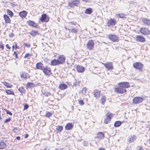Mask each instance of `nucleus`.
I'll return each mask as SVG.
<instances>
[{
	"instance_id": "obj_6",
	"label": "nucleus",
	"mask_w": 150,
	"mask_h": 150,
	"mask_svg": "<svg viewBox=\"0 0 150 150\" xmlns=\"http://www.w3.org/2000/svg\"><path fill=\"white\" fill-rule=\"evenodd\" d=\"M79 4V0H74L69 2L68 6L70 8H72L74 6H77Z\"/></svg>"
},
{
	"instance_id": "obj_22",
	"label": "nucleus",
	"mask_w": 150,
	"mask_h": 150,
	"mask_svg": "<svg viewBox=\"0 0 150 150\" xmlns=\"http://www.w3.org/2000/svg\"><path fill=\"white\" fill-rule=\"evenodd\" d=\"M51 64L52 65H56L59 64L58 59H54L51 62Z\"/></svg>"
},
{
	"instance_id": "obj_40",
	"label": "nucleus",
	"mask_w": 150,
	"mask_h": 150,
	"mask_svg": "<svg viewBox=\"0 0 150 150\" xmlns=\"http://www.w3.org/2000/svg\"><path fill=\"white\" fill-rule=\"evenodd\" d=\"M117 16H118L120 18H124L125 17V16L124 14L122 13H119L117 15Z\"/></svg>"
},
{
	"instance_id": "obj_37",
	"label": "nucleus",
	"mask_w": 150,
	"mask_h": 150,
	"mask_svg": "<svg viewBox=\"0 0 150 150\" xmlns=\"http://www.w3.org/2000/svg\"><path fill=\"white\" fill-rule=\"evenodd\" d=\"M56 129L59 132H61L62 130L63 127L61 126H58L57 127Z\"/></svg>"
},
{
	"instance_id": "obj_23",
	"label": "nucleus",
	"mask_w": 150,
	"mask_h": 150,
	"mask_svg": "<svg viewBox=\"0 0 150 150\" xmlns=\"http://www.w3.org/2000/svg\"><path fill=\"white\" fill-rule=\"evenodd\" d=\"M27 23L29 25L33 27H36L37 26V24L32 21H28L27 22Z\"/></svg>"
},
{
	"instance_id": "obj_21",
	"label": "nucleus",
	"mask_w": 150,
	"mask_h": 150,
	"mask_svg": "<svg viewBox=\"0 0 150 150\" xmlns=\"http://www.w3.org/2000/svg\"><path fill=\"white\" fill-rule=\"evenodd\" d=\"M36 68L39 69L43 70L44 68L43 64L41 62L37 63L36 64Z\"/></svg>"
},
{
	"instance_id": "obj_59",
	"label": "nucleus",
	"mask_w": 150,
	"mask_h": 150,
	"mask_svg": "<svg viewBox=\"0 0 150 150\" xmlns=\"http://www.w3.org/2000/svg\"><path fill=\"white\" fill-rule=\"evenodd\" d=\"M84 2H88V0H82Z\"/></svg>"
},
{
	"instance_id": "obj_45",
	"label": "nucleus",
	"mask_w": 150,
	"mask_h": 150,
	"mask_svg": "<svg viewBox=\"0 0 150 150\" xmlns=\"http://www.w3.org/2000/svg\"><path fill=\"white\" fill-rule=\"evenodd\" d=\"M24 44L25 46L28 47H30V45L28 43H24Z\"/></svg>"
},
{
	"instance_id": "obj_15",
	"label": "nucleus",
	"mask_w": 150,
	"mask_h": 150,
	"mask_svg": "<svg viewBox=\"0 0 150 150\" xmlns=\"http://www.w3.org/2000/svg\"><path fill=\"white\" fill-rule=\"evenodd\" d=\"M104 134L102 132H99L96 135V138H97L99 141L101 139H103L104 137Z\"/></svg>"
},
{
	"instance_id": "obj_20",
	"label": "nucleus",
	"mask_w": 150,
	"mask_h": 150,
	"mask_svg": "<svg viewBox=\"0 0 150 150\" xmlns=\"http://www.w3.org/2000/svg\"><path fill=\"white\" fill-rule=\"evenodd\" d=\"M119 84H120L121 85L123 88H124L125 89L126 88H127L129 87V83L126 82H121L119 83Z\"/></svg>"
},
{
	"instance_id": "obj_46",
	"label": "nucleus",
	"mask_w": 150,
	"mask_h": 150,
	"mask_svg": "<svg viewBox=\"0 0 150 150\" xmlns=\"http://www.w3.org/2000/svg\"><path fill=\"white\" fill-rule=\"evenodd\" d=\"M24 110L27 109L28 108V105L27 104H25V105H24Z\"/></svg>"
},
{
	"instance_id": "obj_5",
	"label": "nucleus",
	"mask_w": 150,
	"mask_h": 150,
	"mask_svg": "<svg viewBox=\"0 0 150 150\" xmlns=\"http://www.w3.org/2000/svg\"><path fill=\"white\" fill-rule=\"evenodd\" d=\"M112 115L110 113H108L106 115L105 118L104 119V122L105 124H108L110 121L111 117H112Z\"/></svg>"
},
{
	"instance_id": "obj_16",
	"label": "nucleus",
	"mask_w": 150,
	"mask_h": 150,
	"mask_svg": "<svg viewBox=\"0 0 150 150\" xmlns=\"http://www.w3.org/2000/svg\"><path fill=\"white\" fill-rule=\"evenodd\" d=\"M76 70L79 73H82L85 71V68L80 65H77L76 66Z\"/></svg>"
},
{
	"instance_id": "obj_32",
	"label": "nucleus",
	"mask_w": 150,
	"mask_h": 150,
	"mask_svg": "<svg viewBox=\"0 0 150 150\" xmlns=\"http://www.w3.org/2000/svg\"><path fill=\"white\" fill-rule=\"evenodd\" d=\"M6 92L8 95H14V92L10 90H6Z\"/></svg>"
},
{
	"instance_id": "obj_39",
	"label": "nucleus",
	"mask_w": 150,
	"mask_h": 150,
	"mask_svg": "<svg viewBox=\"0 0 150 150\" xmlns=\"http://www.w3.org/2000/svg\"><path fill=\"white\" fill-rule=\"evenodd\" d=\"M78 31V30L75 28H72L71 32L73 33H76Z\"/></svg>"
},
{
	"instance_id": "obj_38",
	"label": "nucleus",
	"mask_w": 150,
	"mask_h": 150,
	"mask_svg": "<svg viewBox=\"0 0 150 150\" xmlns=\"http://www.w3.org/2000/svg\"><path fill=\"white\" fill-rule=\"evenodd\" d=\"M19 91L22 93L25 92L24 89L22 87L18 89Z\"/></svg>"
},
{
	"instance_id": "obj_30",
	"label": "nucleus",
	"mask_w": 150,
	"mask_h": 150,
	"mask_svg": "<svg viewBox=\"0 0 150 150\" xmlns=\"http://www.w3.org/2000/svg\"><path fill=\"white\" fill-rule=\"evenodd\" d=\"M122 124L121 122L120 121H116L114 124V126L116 127H119Z\"/></svg>"
},
{
	"instance_id": "obj_18",
	"label": "nucleus",
	"mask_w": 150,
	"mask_h": 150,
	"mask_svg": "<svg viewBox=\"0 0 150 150\" xmlns=\"http://www.w3.org/2000/svg\"><path fill=\"white\" fill-rule=\"evenodd\" d=\"M136 138L135 135H131L128 138L127 141L129 142H132L135 140Z\"/></svg>"
},
{
	"instance_id": "obj_14",
	"label": "nucleus",
	"mask_w": 150,
	"mask_h": 150,
	"mask_svg": "<svg viewBox=\"0 0 150 150\" xmlns=\"http://www.w3.org/2000/svg\"><path fill=\"white\" fill-rule=\"evenodd\" d=\"M40 20L42 21H45L46 22H47L49 21V18L47 17L46 14H43L42 15Z\"/></svg>"
},
{
	"instance_id": "obj_35",
	"label": "nucleus",
	"mask_w": 150,
	"mask_h": 150,
	"mask_svg": "<svg viewBox=\"0 0 150 150\" xmlns=\"http://www.w3.org/2000/svg\"><path fill=\"white\" fill-rule=\"evenodd\" d=\"M30 34L31 35H32L33 36H35L37 35H38V33L37 31H34L33 30L31 31V32L30 33Z\"/></svg>"
},
{
	"instance_id": "obj_3",
	"label": "nucleus",
	"mask_w": 150,
	"mask_h": 150,
	"mask_svg": "<svg viewBox=\"0 0 150 150\" xmlns=\"http://www.w3.org/2000/svg\"><path fill=\"white\" fill-rule=\"evenodd\" d=\"M139 31L142 34L144 35H149L150 34V31L148 28H141Z\"/></svg>"
},
{
	"instance_id": "obj_24",
	"label": "nucleus",
	"mask_w": 150,
	"mask_h": 150,
	"mask_svg": "<svg viewBox=\"0 0 150 150\" xmlns=\"http://www.w3.org/2000/svg\"><path fill=\"white\" fill-rule=\"evenodd\" d=\"M4 17L5 21L7 23H10V19L8 16L6 15H4Z\"/></svg>"
},
{
	"instance_id": "obj_62",
	"label": "nucleus",
	"mask_w": 150,
	"mask_h": 150,
	"mask_svg": "<svg viewBox=\"0 0 150 150\" xmlns=\"http://www.w3.org/2000/svg\"><path fill=\"white\" fill-rule=\"evenodd\" d=\"M12 51H13L14 50V45H13L12 46Z\"/></svg>"
},
{
	"instance_id": "obj_56",
	"label": "nucleus",
	"mask_w": 150,
	"mask_h": 150,
	"mask_svg": "<svg viewBox=\"0 0 150 150\" xmlns=\"http://www.w3.org/2000/svg\"><path fill=\"white\" fill-rule=\"evenodd\" d=\"M84 144L85 145V146H87V144H88V143L87 142H85L84 143Z\"/></svg>"
},
{
	"instance_id": "obj_8",
	"label": "nucleus",
	"mask_w": 150,
	"mask_h": 150,
	"mask_svg": "<svg viewBox=\"0 0 150 150\" xmlns=\"http://www.w3.org/2000/svg\"><path fill=\"white\" fill-rule=\"evenodd\" d=\"M105 67L108 70H112L113 69V67L112 62H107L106 63H104L101 62Z\"/></svg>"
},
{
	"instance_id": "obj_29",
	"label": "nucleus",
	"mask_w": 150,
	"mask_h": 150,
	"mask_svg": "<svg viewBox=\"0 0 150 150\" xmlns=\"http://www.w3.org/2000/svg\"><path fill=\"white\" fill-rule=\"evenodd\" d=\"M21 77L25 79H28L30 78L29 75L27 73H24L21 75Z\"/></svg>"
},
{
	"instance_id": "obj_13",
	"label": "nucleus",
	"mask_w": 150,
	"mask_h": 150,
	"mask_svg": "<svg viewBox=\"0 0 150 150\" xmlns=\"http://www.w3.org/2000/svg\"><path fill=\"white\" fill-rule=\"evenodd\" d=\"M136 40L137 41L141 42H144L146 41L144 37L140 35H137L136 37Z\"/></svg>"
},
{
	"instance_id": "obj_50",
	"label": "nucleus",
	"mask_w": 150,
	"mask_h": 150,
	"mask_svg": "<svg viewBox=\"0 0 150 150\" xmlns=\"http://www.w3.org/2000/svg\"><path fill=\"white\" fill-rule=\"evenodd\" d=\"M86 88H83L82 90V92L83 93H85L86 92Z\"/></svg>"
},
{
	"instance_id": "obj_28",
	"label": "nucleus",
	"mask_w": 150,
	"mask_h": 150,
	"mask_svg": "<svg viewBox=\"0 0 150 150\" xmlns=\"http://www.w3.org/2000/svg\"><path fill=\"white\" fill-rule=\"evenodd\" d=\"M94 95L96 97H98L100 96V91L98 90H95L94 91Z\"/></svg>"
},
{
	"instance_id": "obj_61",
	"label": "nucleus",
	"mask_w": 150,
	"mask_h": 150,
	"mask_svg": "<svg viewBox=\"0 0 150 150\" xmlns=\"http://www.w3.org/2000/svg\"><path fill=\"white\" fill-rule=\"evenodd\" d=\"M15 57L16 58H18V55L17 54H16L15 55Z\"/></svg>"
},
{
	"instance_id": "obj_63",
	"label": "nucleus",
	"mask_w": 150,
	"mask_h": 150,
	"mask_svg": "<svg viewBox=\"0 0 150 150\" xmlns=\"http://www.w3.org/2000/svg\"><path fill=\"white\" fill-rule=\"evenodd\" d=\"M43 150H49V149H47V148H45Z\"/></svg>"
},
{
	"instance_id": "obj_17",
	"label": "nucleus",
	"mask_w": 150,
	"mask_h": 150,
	"mask_svg": "<svg viewBox=\"0 0 150 150\" xmlns=\"http://www.w3.org/2000/svg\"><path fill=\"white\" fill-rule=\"evenodd\" d=\"M142 22L145 24L148 25H150V19H147L146 18H143L142 19Z\"/></svg>"
},
{
	"instance_id": "obj_33",
	"label": "nucleus",
	"mask_w": 150,
	"mask_h": 150,
	"mask_svg": "<svg viewBox=\"0 0 150 150\" xmlns=\"http://www.w3.org/2000/svg\"><path fill=\"white\" fill-rule=\"evenodd\" d=\"M92 12V11L91 8H88L86 10L85 13L87 14H90Z\"/></svg>"
},
{
	"instance_id": "obj_1",
	"label": "nucleus",
	"mask_w": 150,
	"mask_h": 150,
	"mask_svg": "<svg viewBox=\"0 0 150 150\" xmlns=\"http://www.w3.org/2000/svg\"><path fill=\"white\" fill-rule=\"evenodd\" d=\"M115 92L120 93H123L125 92L126 91V90L120 84H119L118 87L115 88Z\"/></svg>"
},
{
	"instance_id": "obj_64",
	"label": "nucleus",
	"mask_w": 150,
	"mask_h": 150,
	"mask_svg": "<svg viewBox=\"0 0 150 150\" xmlns=\"http://www.w3.org/2000/svg\"><path fill=\"white\" fill-rule=\"evenodd\" d=\"M16 54H17L16 52H14V53H13V54H15V55Z\"/></svg>"
},
{
	"instance_id": "obj_60",
	"label": "nucleus",
	"mask_w": 150,
	"mask_h": 150,
	"mask_svg": "<svg viewBox=\"0 0 150 150\" xmlns=\"http://www.w3.org/2000/svg\"><path fill=\"white\" fill-rule=\"evenodd\" d=\"M28 134H26L25 136V138H27L28 137Z\"/></svg>"
},
{
	"instance_id": "obj_31",
	"label": "nucleus",
	"mask_w": 150,
	"mask_h": 150,
	"mask_svg": "<svg viewBox=\"0 0 150 150\" xmlns=\"http://www.w3.org/2000/svg\"><path fill=\"white\" fill-rule=\"evenodd\" d=\"M4 85L8 88H11L12 87V85L8 83L4 82H3Z\"/></svg>"
},
{
	"instance_id": "obj_12",
	"label": "nucleus",
	"mask_w": 150,
	"mask_h": 150,
	"mask_svg": "<svg viewBox=\"0 0 150 150\" xmlns=\"http://www.w3.org/2000/svg\"><path fill=\"white\" fill-rule=\"evenodd\" d=\"M42 71L44 73L47 75H49L52 74L51 70L49 67H44Z\"/></svg>"
},
{
	"instance_id": "obj_25",
	"label": "nucleus",
	"mask_w": 150,
	"mask_h": 150,
	"mask_svg": "<svg viewBox=\"0 0 150 150\" xmlns=\"http://www.w3.org/2000/svg\"><path fill=\"white\" fill-rule=\"evenodd\" d=\"M67 87V86L65 84H60L59 86V88L61 90H64L66 89Z\"/></svg>"
},
{
	"instance_id": "obj_55",
	"label": "nucleus",
	"mask_w": 150,
	"mask_h": 150,
	"mask_svg": "<svg viewBox=\"0 0 150 150\" xmlns=\"http://www.w3.org/2000/svg\"><path fill=\"white\" fill-rule=\"evenodd\" d=\"M15 49H18L19 48V47L16 44V43H15Z\"/></svg>"
},
{
	"instance_id": "obj_43",
	"label": "nucleus",
	"mask_w": 150,
	"mask_h": 150,
	"mask_svg": "<svg viewBox=\"0 0 150 150\" xmlns=\"http://www.w3.org/2000/svg\"><path fill=\"white\" fill-rule=\"evenodd\" d=\"M79 104L81 105H83L84 104V103L83 100H79Z\"/></svg>"
},
{
	"instance_id": "obj_9",
	"label": "nucleus",
	"mask_w": 150,
	"mask_h": 150,
	"mask_svg": "<svg viewBox=\"0 0 150 150\" xmlns=\"http://www.w3.org/2000/svg\"><path fill=\"white\" fill-rule=\"evenodd\" d=\"M66 58L64 55H59L58 58L59 64H62L65 62Z\"/></svg>"
},
{
	"instance_id": "obj_49",
	"label": "nucleus",
	"mask_w": 150,
	"mask_h": 150,
	"mask_svg": "<svg viewBox=\"0 0 150 150\" xmlns=\"http://www.w3.org/2000/svg\"><path fill=\"white\" fill-rule=\"evenodd\" d=\"M6 113L7 114H9L11 115H12V113L8 110H7L6 111Z\"/></svg>"
},
{
	"instance_id": "obj_41",
	"label": "nucleus",
	"mask_w": 150,
	"mask_h": 150,
	"mask_svg": "<svg viewBox=\"0 0 150 150\" xmlns=\"http://www.w3.org/2000/svg\"><path fill=\"white\" fill-rule=\"evenodd\" d=\"M52 115V114L49 112H47L45 115V116L48 117H50Z\"/></svg>"
},
{
	"instance_id": "obj_57",
	"label": "nucleus",
	"mask_w": 150,
	"mask_h": 150,
	"mask_svg": "<svg viewBox=\"0 0 150 150\" xmlns=\"http://www.w3.org/2000/svg\"><path fill=\"white\" fill-rule=\"evenodd\" d=\"M99 150H105V149L103 148H100L99 149Z\"/></svg>"
},
{
	"instance_id": "obj_7",
	"label": "nucleus",
	"mask_w": 150,
	"mask_h": 150,
	"mask_svg": "<svg viewBox=\"0 0 150 150\" xmlns=\"http://www.w3.org/2000/svg\"><path fill=\"white\" fill-rule=\"evenodd\" d=\"M116 22L117 21L115 19L111 18L108 20L107 25L108 27L113 26L115 25Z\"/></svg>"
},
{
	"instance_id": "obj_54",
	"label": "nucleus",
	"mask_w": 150,
	"mask_h": 150,
	"mask_svg": "<svg viewBox=\"0 0 150 150\" xmlns=\"http://www.w3.org/2000/svg\"><path fill=\"white\" fill-rule=\"evenodd\" d=\"M70 23L71 24H73L74 25H75L76 23L75 22H70Z\"/></svg>"
},
{
	"instance_id": "obj_44",
	"label": "nucleus",
	"mask_w": 150,
	"mask_h": 150,
	"mask_svg": "<svg viewBox=\"0 0 150 150\" xmlns=\"http://www.w3.org/2000/svg\"><path fill=\"white\" fill-rule=\"evenodd\" d=\"M31 56V55L29 53L26 54L24 57V58H26L30 57Z\"/></svg>"
},
{
	"instance_id": "obj_42",
	"label": "nucleus",
	"mask_w": 150,
	"mask_h": 150,
	"mask_svg": "<svg viewBox=\"0 0 150 150\" xmlns=\"http://www.w3.org/2000/svg\"><path fill=\"white\" fill-rule=\"evenodd\" d=\"M34 84L33 83H29L27 84V87L28 88L32 87L34 86Z\"/></svg>"
},
{
	"instance_id": "obj_52",
	"label": "nucleus",
	"mask_w": 150,
	"mask_h": 150,
	"mask_svg": "<svg viewBox=\"0 0 150 150\" xmlns=\"http://www.w3.org/2000/svg\"><path fill=\"white\" fill-rule=\"evenodd\" d=\"M4 46L3 44L0 45V48H2V49H4Z\"/></svg>"
},
{
	"instance_id": "obj_11",
	"label": "nucleus",
	"mask_w": 150,
	"mask_h": 150,
	"mask_svg": "<svg viewBox=\"0 0 150 150\" xmlns=\"http://www.w3.org/2000/svg\"><path fill=\"white\" fill-rule=\"evenodd\" d=\"M94 42L93 40H89L88 42L87 45L88 49L91 50L93 47Z\"/></svg>"
},
{
	"instance_id": "obj_47",
	"label": "nucleus",
	"mask_w": 150,
	"mask_h": 150,
	"mask_svg": "<svg viewBox=\"0 0 150 150\" xmlns=\"http://www.w3.org/2000/svg\"><path fill=\"white\" fill-rule=\"evenodd\" d=\"M18 130L17 129L15 128L13 130V132L14 133H17L18 132Z\"/></svg>"
},
{
	"instance_id": "obj_48",
	"label": "nucleus",
	"mask_w": 150,
	"mask_h": 150,
	"mask_svg": "<svg viewBox=\"0 0 150 150\" xmlns=\"http://www.w3.org/2000/svg\"><path fill=\"white\" fill-rule=\"evenodd\" d=\"M11 120V119L10 118L6 119L4 122H5L6 123L8 122H9Z\"/></svg>"
},
{
	"instance_id": "obj_2",
	"label": "nucleus",
	"mask_w": 150,
	"mask_h": 150,
	"mask_svg": "<svg viewBox=\"0 0 150 150\" xmlns=\"http://www.w3.org/2000/svg\"><path fill=\"white\" fill-rule=\"evenodd\" d=\"M108 38L110 40L114 42H117L118 41V37L114 34H110L108 35Z\"/></svg>"
},
{
	"instance_id": "obj_27",
	"label": "nucleus",
	"mask_w": 150,
	"mask_h": 150,
	"mask_svg": "<svg viewBox=\"0 0 150 150\" xmlns=\"http://www.w3.org/2000/svg\"><path fill=\"white\" fill-rule=\"evenodd\" d=\"M6 146V144L3 142H1L0 143V149H3Z\"/></svg>"
},
{
	"instance_id": "obj_58",
	"label": "nucleus",
	"mask_w": 150,
	"mask_h": 150,
	"mask_svg": "<svg viewBox=\"0 0 150 150\" xmlns=\"http://www.w3.org/2000/svg\"><path fill=\"white\" fill-rule=\"evenodd\" d=\"M16 139L18 140H19L20 139V138L19 137H16Z\"/></svg>"
},
{
	"instance_id": "obj_10",
	"label": "nucleus",
	"mask_w": 150,
	"mask_h": 150,
	"mask_svg": "<svg viewBox=\"0 0 150 150\" xmlns=\"http://www.w3.org/2000/svg\"><path fill=\"white\" fill-rule=\"evenodd\" d=\"M133 65L134 67L139 70H141L143 67V64L139 62L134 63Z\"/></svg>"
},
{
	"instance_id": "obj_19",
	"label": "nucleus",
	"mask_w": 150,
	"mask_h": 150,
	"mask_svg": "<svg viewBox=\"0 0 150 150\" xmlns=\"http://www.w3.org/2000/svg\"><path fill=\"white\" fill-rule=\"evenodd\" d=\"M73 127L72 124L71 123H69L67 124L65 126L66 130H69L71 129Z\"/></svg>"
},
{
	"instance_id": "obj_34",
	"label": "nucleus",
	"mask_w": 150,
	"mask_h": 150,
	"mask_svg": "<svg viewBox=\"0 0 150 150\" xmlns=\"http://www.w3.org/2000/svg\"><path fill=\"white\" fill-rule=\"evenodd\" d=\"M106 98L105 96H103L101 98V103L103 104L106 101Z\"/></svg>"
},
{
	"instance_id": "obj_53",
	"label": "nucleus",
	"mask_w": 150,
	"mask_h": 150,
	"mask_svg": "<svg viewBox=\"0 0 150 150\" xmlns=\"http://www.w3.org/2000/svg\"><path fill=\"white\" fill-rule=\"evenodd\" d=\"M6 47L7 49H10L11 48L10 47H9L8 44H6Z\"/></svg>"
},
{
	"instance_id": "obj_4",
	"label": "nucleus",
	"mask_w": 150,
	"mask_h": 150,
	"mask_svg": "<svg viewBox=\"0 0 150 150\" xmlns=\"http://www.w3.org/2000/svg\"><path fill=\"white\" fill-rule=\"evenodd\" d=\"M144 98L141 97H136L133 99V101L134 104H139L142 102Z\"/></svg>"
},
{
	"instance_id": "obj_36",
	"label": "nucleus",
	"mask_w": 150,
	"mask_h": 150,
	"mask_svg": "<svg viewBox=\"0 0 150 150\" xmlns=\"http://www.w3.org/2000/svg\"><path fill=\"white\" fill-rule=\"evenodd\" d=\"M7 14L9 15L10 17H12L13 15V13L9 10H7Z\"/></svg>"
},
{
	"instance_id": "obj_26",
	"label": "nucleus",
	"mask_w": 150,
	"mask_h": 150,
	"mask_svg": "<svg viewBox=\"0 0 150 150\" xmlns=\"http://www.w3.org/2000/svg\"><path fill=\"white\" fill-rule=\"evenodd\" d=\"M19 15L21 17H25L27 15V13L25 11H23L19 13Z\"/></svg>"
},
{
	"instance_id": "obj_51",
	"label": "nucleus",
	"mask_w": 150,
	"mask_h": 150,
	"mask_svg": "<svg viewBox=\"0 0 150 150\" xmlns=\"http://www.w3.org/2000/svg\"><path fill=\"white\" fill-rule=\"evenodd\" d=\"M14 35L12 33H11L9 35V36L10 37H13L14 36Z\"/></svg>"
}]
</instances>
